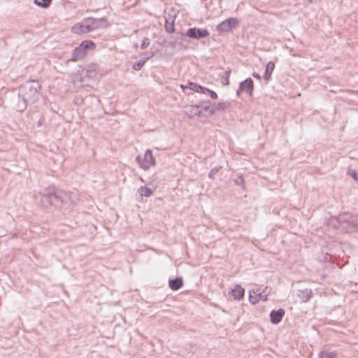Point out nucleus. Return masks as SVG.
Returning a JSON list of instances; mask_svg holds the SVG:
<instances>
[{"label":"nucleus","instance_id":"13","mask_svg":"<svg viewBox=\"0 0 358 358\" xmlns=\"http://www.w3.org/2000/svg\"><path fill=\"white\" fill-rule=\"evenodd\" d=\"M312 292L310 289L299 290L298 296L301 299L303 302H307L311 297Z\"/></svg>","mask_w":358,"mask_h":358},{"label":"nucleus","instance_id":"6","mask_svg":"<svg viewBox=\"0 0 358 358\" xmlns=\"http://www.w3.org/2000/svg\"><path fill=\"white\" fill-rule=\"evenodd\" d=\"M208 34L209 33L207 30L196 28H189L186 32V35L188 37L196 39L206 37Z\"/></svg>","mask_w":358,"mask_h":358},{"label":"nucleus","instance_id":"26","mask_svg":"<svg viewBox=\"0 0 358 358\" xmlns=\"http://www.w3.org/2000/svg\"><path fill=\"white\" fill-rule=\"evenodd\" d=\"M208 93H209V94L212 99H215L217 98V95L215 92L209 90H208Z\"/></svg>","mask_w":358,"mask_h":358},{"label":"nucleus","instance_id":"16","mask_svg":"<svg viewBox=\"0 0 358 358\" xmlns=\"http://www.w3.org/2000/svg\"><path fill=\"white\" fill-rule=\"evenodd\" d=\"M186 113L189 117H193L195 115L199 116L201 115V111L199 110V106H191L186 111Z\"/></svg>","mask_w":358,"mask_h":358},{"label":"nucleus","instance_id":"3","mask_svg":"<svg viewBox=\"0 0 358 358\" xmlns=\"http://www.w3.org/2000/svg\"><path fill=\"white\" fill-rule=\"evenodd\" d=\"M95 44L91 41H84L76 47L71 55V60L76 62L80 60L85 57L89 49H94Z\"/></svg>","mask_w":358,"mask_h":358},{"label":"nucleus","instance_id":"2","mask_svg":"<svg viewBox=\"0 0 358 358\" xmlns=\"http://www.w3.org/2000/svg\"><path fill=\"white\" fill-rule=\"evenodd\" d=\"M41 86L36 81L32 80L27 82L20 88L19 95L22 98L23 104H19L18 108L20 110H23L27 105L32 104L39 97V91Z\"/></svg>","mask_w":358,"mask_h":358},{"label":"nucleus","instance_id":"28","mask_svg":"<svg viewBox=\"0 0 358 358\" xmlns=\"http://www.w3.org/2000/svg\"><path fill=\"white\" fill-rule=\"evenodd\" d=\"M252 76H253V77H255V78H256L257 79H260V76L258 73H253Z\"/></svg>","mask_w":358,"mask_h":358},{"label":"nucleus","instance_id":"9","mask_svg":"<svg viewBox=\"0 0 358 358\" xmlns=\"http://www.w3.org/2000/svg\"><path fill=\"white\" fill-rule=\"evenodd\" d=\"M284 315L285 310L282 308H280L277 310H272L270 313L271 322L273 324L279 323L282 320V318L284 316Z\"/></svg>","mask_w":358,"mask_h":358},{"label":"nucleus","instance_id":"11","mask_svg":"<svg viewBox=\"0 0 358 358\" xmlns=\"http://www.w3.org/2000/svg\"><path fill=\"white\" fill-rule=\"evenodd\" d=\"M244 289L240 285H236L234 288L231 289L232 296L236 300L241 299L244 296Z\"/></svg>","mask_w":358,"mask_h":358},{"label":"nucleus","instance_id":"19","mask_svg":"<svg viewBox=\"0 0 358 358\" xmlns=\"http://www.w3.org/2000/svg\"><path fill=\"white\" fill-rule=\"evenodd\" d=\"M319 358H337V355L334 352L324 350L320 353Z\"/></svg>","mask_w":358,"mask_h":358},{"label":"nucleus","instance_id":"25","mask_svg":"<svg viewBox=\"0 0 358 358\" xmlns=\"http://www.w3.org/2000/svg\"><path fill=\"white\" fill-rule=\"evenodd\" d=\"M220 167L213 169L209 173V177L213 178L214 176L219 171Z\"/></svg>","mask_w":358,"mask_h":358},{"label":"nucleus","instance_id":"27","mask_svg":"<svg viewBox=\"0 0 358 358\" xmlns=\"http://www.w3.org/2000/svg\"><path fill=\"white\" fill-rule=\"evenodd\" d=\"M208 90H209L204 87H201V86H200V88H199V92L203 93V94H206V92H208Z\"/></svg>","mask_w":358,"mask_h":358},{"label":"nucleus","instance_id":"14","mask_svg":"<svg viewBox=\"0 0 358 358\" xmlns=\"http://www.w3.org/2000/svg\"><path fill=\"white\" fill-rule=\"evenodd\" d=\"M182 285V280L181 278H178L169 280V287L173 290H178Z\"/></svg>","mask_w":358,"mask_h":358},{"label":"nucleus","instance_id":"5","mask_svg":"<svg viewBox=\"0 0 358 358\" xmlns=\"http://www.w3.org/2000/svg\"><path fill=\"white\" fill-rule=\"evenodd\" d=\"M238 20L236 17L228 18L220 22L216 27L219 33L229 32L238 25Z\"/></svg>","mask_w":358,"mask_h":358},{"label":"nucleus","instance_id":"24","mask_svg":"<svg viewBox=\"0 0 358 358\" xmlns=\"http://www.w3.org/2000/svg\"><path fill=\"white\" fill-rule=\"evenodd\" d=\"M149 44H150L149 38H144L143 40V42L141 43V47L142 49H145V48H146L149 45Z\"/></svg>","mask_w":358,"mask_h":358},{"label":"nucleus","instance_id":"20","mask_svg":"<svg viewBox=\"0 0 358 358\" xmlns=\"http://www.w3.org/2000/svg\"><path fill=\"white\" fill-rule=\"evenodd\" d=\"M180 87L182 89L189 88L194 92H199V88H200V85L196 83H189L187 85H181Z\"/></svg>","mask_w":358,"mask_h":358},{"label":"nucleus","instance_id":"23","mask_svg":"<svg viewBox=\"0 0 358 358\" xmlns=\"http://www.w3.org/2000/svg\"><path fill=\"white\" fill-rule=\"evenodd\" d=\"M145 62V60L143 59V60L139 61L138 62L135 63L133 66V69L136 71L140 70L144 65Z\"/></svg>","mask_w":358,"mask_h":358},{"label":"nucleus","instance_id":"18","mask_svg":"<svg viewBox=\"0 0 358 358\" xmlns=\"http://www.w3.org/2000/svg\"><path fill=\"white\" fill-rule=\"evenodd\" d=\"M138 193L141 196L149 197L153 194V191L147 187H141Z\"/></svg>","mask_w":358,"mask_h":358},{"label":"nucleus","instance_id":"1","mask_svg":"<svg viewBox=\"0 0 358 358\" xmlns=\"http://www.w3.org/2000/svg\"><path fill=\"white\" fill-rule=\"evenodd\" d=\"M41 196L42 202H47L51 205H58L62 203L76 201V195L73 193L66 192L62 190H55L52 187L43 189L39 193Z\"/></svg>","mask_w":358,"mask_h":358},{"label":"nucleus","instance_id":"17","mask_svg":"<svg viewBox=\"0 0 358 358\" xmlns=\"http://www.w3.org/2000/svg\"><path fill=\"white\" fill-rule=\"evenodd\" d=\"M165 21H166V24H165L166 31L169 33L174 32V31H175L174 23H173V20H172V18L171 17L166 18Z\"/></svg>","mask_w":358,"mask_h":358},{"label":"nucleus","instance_id":"15","mask_svg":"<svg viewBox=\"0 0 358 358\" xmlns=\"http://www.w3.org/2000/svg\"><path fill=\"white\" fill-rule=\"evenodd\" d=\"M275 68V64L273 62H269L266 66V70L264 75V78L266 80H269L272 72Z\"/></svg>","mask_w":358,"mask_h":358},{"label":"nucleus","instance_id":"4","mask_svg":"<svg viewBox=\"0 0 358 358\" xmlns=\"http://www.w3.org/2000/svg\"><path fill=\"white\" fill-rule=\"evenodd\" d=\"M136 161L141 169L143 170H148L151 166H155L156 164L155 159L154 158L152 151L147 150L145 154L142 155H138L136 157Z\"/></svg>","mask_w":358,"mask_h":358},{"label":"nucleus","instance_id":"10","mask_svg":"<svg viewBox=\"0 0 358 358\" xmlns=\"http://www.w3.org/2000/svg\"><path fill=\"white\" fill-rule=\"evenodd\" d=\"M239 89L241 91H247L249 95H252L254 89L253 81L251 78H247L240 84Z\"/></svg>","mask_w":358,"mask_h":358},{"label":"nucleus","instance_id":"21","mask_svg":"<svg viewBox=\"0 0 358 358\" xmlns=\"http://www.w3.org/2000/svg\"><path fill=\"white\" fill-rule=\"evenodd\" d=\"M51 0H34V3L42 8H47L49 6Z\"/></svg>","mask_w":358,"mask_h":358},{"label":"nucleus","instance_id":"29","mask_svg":"<svg viewBox=\"0 0 358 358\" xmlns=\"http://www.w3.org/2000/svg\"><path fill=\"white\" fill-rule=\"evenodd\" d=\"M353 178H354L356 180H358V178H357V176H356V173H355L353 174Z\"/></svg>","mask_w":358,"mask_h":358},{"label":"nucleus","instance_id":"7","mask_svg":"<svg viewBox=\"0 0 358 358\" xmlns=\"http://www.w3.org/2000/svg\"><path fill=\"white\" fill-rule=\"evenodd\" d=\"M86 25H89V32L100 27L106 22L104 18L96 19L88 17L84 20Z\"/></svg>","mask_w":358,"mask_h":358},{"label":"nucleus","instance_id":"8","mask_svg":"<svg viewBox=\"0 0 358 358\" xmlns=\"http://www.w3.org/2000/svg\"><path fill=\"white\" fill-rule=\"evenodd\" d=\"M89 25H86V22L83 20L81 22L74 24L71 30L73 33L81 34L89 32Z\"/></svg>","mask_w":358,"mask_h":358},{"label":"nucleus","instance_id":"22","mask_svg":"<svg viewBox=\"0 0 358 358\" xmlns=\"http://www.w3.org/2000/svg\"><path fill=\"white\" fill-rule=\"evenodd\" d=\"M271 289V288L266 287L262 292H260L261 300L264 301H266L267 300V296L269 294Z\"/></svg>","mask_w":358,"mask_h":358},{"label":"nucleus","instance_id":"12","mask_svg":"<svg viewBox=\"0 0 358 358\" xmlns=\"http://www.w3.org/2000/svg\"><path fill=\"white\" fill-rule=\"evenodd\" d=\"M261 300L260 290L259 289H252L249 294V301L252 304H256Z\"/></svg>","mask_w":358,"mask_h":358}]
</instances>
